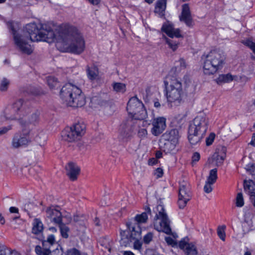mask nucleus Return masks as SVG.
<instances>
[{
    "instance_id": "obj_51",
    "label": "nucleus",
    "mask_w": 255,
    "mask_h": 255,
    "mask_svg": "<svg viewBox=\"0 0 255 255\" xmlns=\"http://www.w3.org/2000/svg\"><path fill=\"white\" fill-rule=\"evenodd\" d=\"M9 211L10 213H17L18 212V208H17L15 207H11L9 208Z\"/></svg>"
},
{
    "instance_id": "obj_42",
    "label": "nucleus",
    "mask_w": 255,
    "mask_h": 255,
    "mask_svg": "<svg viewBox=\"0 0 255 255\" xmlns=\"http://www.w3.org/2000/svg\"><path fill=\"white\" fill-rule=\"evenodd\" d=\"M153 234L151 233H148L144 236L143 241L145 244H148L152 239Z\"/></svg>"
},
{
    "instance_id": "obj_34",
    "label": "nucleus",
    "mask_w": 255,
    "mask_h": 255,
    "mask_svg": "<svg viewBox=\"0 0 255 255\" xmlns=\"http://www.w3.org/2000/svg\"><path fill=\"white\" fill-rule=\"evenodd\" d=\"M59 225L62 237L65 239L68 238L69 237L68 232L69 231V228L65 224L60 223Z\"/></svg>"
},
{
    "instance_id": "obj_16",
    "label": "nucleus",
    "mask_w": 255,
    "mask_h": 255,
    "mask_svg": "<svg viewBox=\"0 0 255 255\" xmlns=\"http://www.w3.org/2000/svg\"><path fill=\"white\" fill-rule=\"evenodd\" d=\"M21 132H22L21 131ZM30 134L25 135L22 132L21 135L16 134L14 135L12 141V145L14 148H18L20 146L27 144L31 141V138L29 137Z\"/></svg>"
},
{
    "instance_id": "obj_28",
    "label": "nucleus",
    "mask_w": 255,
    "mask_h": 255,
    "mask_svg": "<svg viewBox=\"0 0 255 255\" xmlns=\"http://www.w3.org/2000/svg\"><path fill=\"white\" fill-rule=\"evenodd\" d=\"M88 77L91 80H94L97 78L99 74L98 69L96 67H88L87 69Z\"/></svg>"
},
{
    "instance_id": "obj_14",
    "label": "nucleus",
    "mask_w": 255,
    "mask_h": 255,
    "mask_svg": "<svg viewBox=\"0 0 255 255\" xmlns=\"http://www.w3.org/2000/svg\"><path fill=\"white\" fill-rule=\"evenodd\" d=\"M166 119L163 117H159L153 119L151 132L154 136H158L165 129Z\"/></svg>"
},
{
    "instance_id": "obj_27",
    "label": "nucleus",
    "mask_w": 255,
    "mask_h": 255,
    "mask_svg": "<svg viewBox=\"0 0 255 255\" xmlns=\"http://www.w3.org/2000/svg\"><path fill=\"white\" fill-rule=\"evenodd\" d=\"M166 8V0H159L156 4L155 12L159 14L160 16L164 15V12Z\"/></svg>"
},
{
    "instance_id": "obj_47",
    "label": "nucleus",
    "mask_w": 255,
    "mask_h": 255,
    "mask_svg": "<svg viewBox=\"0 0 255 255\" xmlns=\"http://www.w3.org/2000/svg\"><path fill=\"white\" fill-rule=\"evenodd\" d=\"M200 154L198 152H195L194 153L192 157V163L196 162L200 159Z\"/></svg>"
},
{
    "instance_id": "obj_43",
    "label": "nucleus",
    "mask_w": 255,
    "mask_h": 255,
    "mask_svg": "<svg viewBox=\"0 0 255 255\" xmlns=\"http://www.w3.org/2000/svg\"><path fill=\"white\" fill-rule=\"evenodd\" d=\"M165 240L168 245H171L172 246H174L177 244L176 240L170 237H165Z\"/></svg>"
},
{
    "instance_id": "obj_29",
    "label": "nucleus",
    "mask_w": 255,
    "mask_h": 255,
    "mask_svg": "<svg viewBox=\"0 0 255 255\" xmlns=\"http://www.w3.org/2000/svg\"><path fill=\"white\" fill-rule=\"evenodd\" d=\"M0 255H21L18 253L12 251L4 246L0 244Z\"/></svg>"
},
{
    "instance_id": "obj_49",
    "label": "nucleus",
    "mask_w": 255,
    "mask_h": 255,
    "mask_svg": "<svg viewBox=\"0 0 255 255\" xmlns=\"http://www.w3.org/2000/svg\"><path fill=\"white\" fill-rule=\"evenodd\" d=\"M83 217L82 216L75 215V216H74V217H73V221L76 223L79 222H83Z\"/></svg>"
},
{
    "instance_id": "obj_50",
    "label": "nucleus",
    "mask_w": 255,
    "mask_h": 255,
    "mask_svg": "<svg viewBox=\"0 0 255 255\" xmlns=\"http://www.w3.org/2000/svg\"><path fill=\"white\" fill-rule=\"evenodd\" d=\"M188 244H187L185 241H181L179 242V246L180 248H181V249H186L187 245Z\"/></svg>"
},
{
    "instance_id": "obj_17",
    "label": "nucleus",
    "mask_w": 255,
    "mask_h": 255,
    "mask_svg": "<svg viewBox=\"0 0 255 255\" xmlns=\"http://www.w3.org/2000/svg\"><path fill=\"white\" fill-rule=\"evenodd\" d=\"M46 215L50 219L51 222L57 224H60L62 222L61 213L58 209L51 206L48 208L46 211Z\"/></svg>"
},
{
    "instance_id": "obj_5",
    "label": "nucleus",
    "mask_w": 255,
    "mask_h": 255,
    "mask_svg": "<svg viewBox=\"0 0 255 255\" xmlns=\"http://www.w3.org/2000/svg\"><path fill=\"white\" fill-rule=\"evenodd\" d=\"M60 96L63 103L68 106L81 107L86 103L81 90L71 83L66 84L62 87Z\"/></svg>"
},
{
    "instance_id": "obj_57",
    "label": "nucleus",
    "mask_w": 255,
    "mask_h": 255,
    "mask_svg": "<svg viewBox=\"0 0 255 255\" xmlns=\"http://www.w3.org/2000/svg\"><path fill=\"white\" fill-rule=\"evenodd\" d=\"M49 230L52 232H56L57 231V229L55 227H50Z\"/></svg>"
},
{
    "instance_id": "obj_19",
    "label": "nucleus",
    "mask_w": 255,
    "mask_h": 255,
    "mask_svg": "<svg viewBox=\"0 0 255 255\" xmlns=\"http://www.w3.org/2000/svg\"><path fill=\"white\" fill-rule=\"evenodd\" d=\"M66 174L72 181H75L77 179V176L80 173V167L74 162H69L65 167Z\"/></svg>"
},
{
    "instance_id": "obj_6",
    "label": "nucleus",
    "mask_w": 255,
    "mask_h": 255,
    "mask_svg": "<svg viewBox=\"0 0 255 255\" xmlns=\"http://www.w3.org/2000/svg\"><path fill=\"white\" fill-rule=\"evenodd\" d=\"M224 55L219 51H211L206 56L203 63V72L206 75L216 73L222 69L224 64Z\"/></svg>"
},
{
    "instance_id": "obj_24",
    "label": "nucleus",
    "mask_w": 255,
    "mask_h": 255,
    "mask_svg": "<svg viewBox=\"0 0 255 255\" xmlns=\"http://www.w3.org/2000/svg\"><path fill=\"white\" fill-rule=\"evenodd\" d=\"M237 77L236 76H234L228 73L227 74L219 75L218 77L215 80L218 85H221L223 83H230L233 80H237Z\"/></svg>"
},
{
    "instance_id": "obj_60",
    "label": "nucleus",
    "mask_w": 255,
    "mask_h": 255,
    "mask_svg": "<svg viewBox=\"0 0 255 255\" xmlns=\"http://www.w3.org/2000/svg\"><path fill=\"white\" fill-rule=\"evenodd\" d=\"M255 140H253V139H252V140L250 142V144L253 145V146H255Z\"/></svg>"
},
{
    "instance_id": "obj_21",
    "label": "nucleus",
    "mask_w": 255,
    "mask_h": 255,
    "mask_svg": "<svg viewBox=\"0 0 255 255\" xmlns=\"http://www.w3.org/2000/svg\"><path fill=\"white\" fill-rule=\"evenodd\" d=\"M134 125L135 131L137 130V135L140 138H145L147 134L146 128L149 125L146 121L143 120H138Z\"/></svg>"
},
{
    "instance_id": "obj_38",
    "label": "nucleus",
    "mask_w": 255,
    "mask_h": 255,
    "mask_svg": "<svg viewBox=\"0 0 255 255\" xmlns=\"http://www.w3.org/2000/svg\"><path fill=\"white\" fill-rule=\"evenodd\" d=\"M236 205L238 207H242L244 205V201L243 194L242 193H238L236 199Z\"/></svg>"
},
{
    "instance_id": "obj_48",
    "label": "nucleus",
    "mask_w": 255,
    "mask_h": 255,
    "mask_svg": "<svg viewBox=\"0 0 255 255\" xmlns=\"http://www.w3.org/2000/svg\"><path fill=\"white\" fill-rule=\"evenodd\" d=\"M178 63L179 64L181 69H185L186 67V63L185 61L182 58H181L179 60Z\"/></svg>"
},
{
    "instance_id": "obj_39",
    "label": "nucleus",
    "mask_w": 255,
    "mask_h": 255,
    "mask_svg": "<svg viewBox=\"0 0 255 255\" xmlns=\"http://www.w3.org/2000/svg\"><path fill=\"white\" fill-rule=\"evenodd\" d=\"M242 43L247 46L249 47L255 54V43L253 42L252 41L249 39L244 40L243 41Z\"/></svg>"
},
{
    "instance_id": "obj_45",
    "label": "nucleus",
    "mask_w": 255,
    "mask_h": 255,
    "mask_svg": "<svg viewBox=\"0 0 255 255\" xmlns=\"http://www.w3.org/2000/svg\"><path fill=\"white\" fill-rule=\"evenodd\" d=\"M11 129V126H8L7 127H2L0 128V136L6 133L8 130Z\"/></svg>"
},
{
    "instance_id": "obj_2",
    "label": "nucleus",
    "mask_w": 255,
    "mask_h": 255,
    "mask_svg": "<svg viewBox=\"0 0 255 255\" xmlns=\"http://www.w3.org/2000/svg\"><path fill=\"white\" fill-rule=\"evenodd\" d=\"M12 109L16 115L11 116L9 118L18 121L24 134H30L31 131L38 123L39 112L35 111L29 115L31 109L24 104L21 99L17 100L13 104Z\"/></svg>"
},
{
    "instance_id": "obj_41",
    "label": "nucleus",
    "mask_w": 255,
    "mask_h": 255,
    "mask_svg": "<svg viewBox=\"0 0 255 255\" xmlns=\"http://www.w3.org/2000/svg\"><path fill=\"white\" fill-rule=\"evenodd\" d=\"M246 169L247 171H248L250 173L254 175H255V165L254 164H250L246 165Z\"/></svg>"
},
{
    "instance_id": "obj_13",
    "label": "nucleus",
    "mask_w": 255,
    "mask_h": 255,
    "mask_svg": "<svg viewBox=\"0 0 255 255\" xmlns=\"http://www.w3.org/2000/svg\"><path fill=\"white\" fill-rule=\"evenodd\" d=\"M133 120H129L123 123L120 128L119 137L124 139L131 136L135 132V125Z\"/></svg>"
},
{
    "instance_id": "obj_52",
    "label": "nucleus",
    "mask_w": 255,
    "mask_h": 255,
    "mask_svg": "<svg viewBox=\"0 0 255 255\" xmlns=\"http://www.w3.org/2000/svg\"><path fill=\"white\" fill-rule=\"evenodd\" d=\"M90 3H91L92 4L94 5H97L98 4L100 1L101 0H88Z\"/></svg>"
},
{
    "instance_id": "obj_1",
    "label": "nucleus",
    "mask_w": 255,
    "mask_h": 255,
    "mask_svg": "<svg viewBox=\"0 0 255 255\" xmlns=\"http://www.w3.org/2000/svg\"><path fill=\"white\" fill-rule=\"evenodd\" d=\"M15 48L22 53L29 55L33 49L29 42L43 41L55 42L57 48L63 52L80 54L85 49V41L81 32L75 27L65 24L60 26L57 32L54 31V25L50 23H30L24 30L17 29L16 23L8 21Z\"/></svg>"
},
{
    "instance_id": "obj_25",
    "label": "nucleus",
    "mask_w": 255,
    "mask_h": 255,
    "mask_svg": "<svg viewBox=\"0 0 255 255\" xmlns=\"http://www.w3.org/2000/svg\"><path fill=\"white\" fill-rule=\"evenodd\" d=\"M244 189L251 197L255 196V183L253 180L244 181Z\"/></svg>"
},
{
    "instance_id": "obj_40",
    "label": "nucleus",
    "mask_w": 255,
    "mask_h": 255,
    "mask_svg": "<svg viewBox=\"0 0 255 255\" xmlns=\"http://www.w3.org/2000/svg\"><path fill=\"white\" fill-rule=\"evenodd\" d=\"M215 134L214 133L210 134L208 137L206 138V143L207 146L211 145L215 139Z\"/></svg>"
},
{
    "instance_id": "obj_63",
    "label": "nucleus",
    "mask_w": 255,
    "mask_h": 255,
    "mask_svg": "<svg viewBox=\"0 0 255 255\" xmlns=\"http://www.w3.org/2000/svg\"><path fill=\"white\" fill-rule=\"evenodd\" d=\"M244 255H251V254L249 252H246L245 253Z\"/></svg>"
},
{
    "instance_id": "obj_4",
    "label": "nucleus",
    "mask_w": 255,
    "mask_h": 255,
    "mask_svg": "<svg viewBox=\"0 0 255 255\" xmlns=\"http://www.w3.org/2000/svg\"><path fill=\"white\" fill-rule=\"evenodd\" d=\"M209 119L203 114L197 116L191 122L188 129V139L191 144L199 142L205 136L208 128Z\"/></svg>"
},
{
    "instance_id": "obj_3",
    "label": "nucleus",
    "mask_w": 255,
    "mask_h": 255,
    "mask_svg": "<svg viewBox=\"0 0 255 255\" xmlns=\"http://www.w3.org/2000/svg\"><path fill=\"white\" fill-rule=\"evenodd\" d=\"M165 96L169 107L179 106L182 101L183 86L181 81L176 76L168 74L164 80Z\"/></svg>"
},
{
    "instance_id": "obj_11",
    "label": "nucleus",
    "mask_w": 255,
    "mask_h": 255,
    "mask_svg": "<svg viewBox=\"0 0 255 255\" xmlns=\"http://www.w3.org/2000/svg\"><path fill=\"white\" fill-rule=\"evenodd\" d=\"M148 219L147 214L143 212L139 215H137L135 217V221L136 223L132 224L130 223L128 225V228L131 232V237L135 240L140 238L141 230L139 224L146 223Z\"/></svg>"
},
{
    "instance_id": "obj_12",
    "label": "nucleus",
    "mask_w": 255,
    "mask_h": 255,
    "mask_svg": "<svg viewBox=\"0 0 255 255\" xmlns=\"http://www.w3.org/2000/svg\"><path fill=\"white\" fill-rule=\"evenodd\" d=\"M162 137L167 141L165 145L169 146V150L171 151L175 148L178 143L179 131L177 129H172L165 132L162 135Z\"/></svg>"
},
{
    "instance_id": "obj_31",
    "label": "nucleus",
    "mask_w": 255,
    "mask_h": 255,
    "mask_svg": "<svg viewBox=\"0 0 255 255\" xmlns=\"http://www.w3.org/2000/svg\"><path fill=\"white\" fill-rule=\"evenodd\" d=\"M47 83L50 89L58 88L59 83L55 77L49 76L47 77Z\"/></svg>"
},
{
    "instance_id": "obj_55",
    "label": "nucleus",
    "mask_w": 255,
    "mask_h": 255,
    "mask_svg": "<svg viewBox=\"0 0 255 255\" xmlns=\"http://www.w3.org/2000/svg\"><path fill=\"white\" fill-rule=\"evenodd\" d=\"M162 154V152H160V151H157L156 153V158H159L161 157Z\"/></svg>"
},
{
    "instance_id": "obj_56",
    "label": "nucleus",
    "mask_w": 255,
    "mask_h": 255,
    "mask_svg": "<svg viewBox=\"0 0 255 255\" xmlns=\"http://www.w3.org/2000/svg\"><path fill=\"white\" fill-rule=\"evenodd\" d=\"M124 255H134V254L130 251H125Z\"/></svg>"
},
{
    "instance_id": "obj_22",
    "label": "nucleus",
    "mask_w": 255,
    "mask_h": 255,
    "mask_svg": "<svg viewBox=\"0 0 255 255\" xmlns=\"http://www.w3.org/2000/svg\"><path fill=\"white\" fill-rule=\"evenodd\" d=\"M179 18L180 21L184 22L187 26L192 25V18L188 4H184L182 5V12Z\"/></svg>"
},
{
    "instance_id": "obj_54",
    "label": "nucleus",
    "mask_w": 255,
    "mask_h": 255,
    "mask_svg": "<svg viewBox=\"0 0 255 255\" xmlns=\"http://www.w3.org/2000/svg\"><path fill=\"white\" fill-rule=\"evenodd\" d=\"M5 223V221L3 217L0 214V223L2 225L4 224Z\"/></svg>"
},
{
    "instance_id": "obj_64",
    "label": "nucleus",
    "mask_w": 255,
    "mask_h": 255,
    "mask_svg": "<svg viewBox=\"0 0 255 255\" xmlns=\"http://www.w3.org/2000/svg\"><path fill=\"white\" fill-rule=\"evenodd\" d=\"M39 138H40V137L39 136H37L36 137V140L37 141V142H39L40 140H39Z\"/></svg>"
},
{
    "instance_id": "obj_53",
    "label": "nucleus",
    "mask_w": 255,
    "mask_h": 255,
    "mask_svg": "<svg viewBox=\"0 0 255 255\" xmlns=\"http://www.w3.org/2000/svg\"><path fill=\"white\" fill-rule=\"evenodd\" d=\"M160 104L158 101H154V106L155 108H158L160 107Z\"/></svg>"
},
{
    "instance_id": "obj_37",
    "label": "nucleus",
    "mask_w": 255,
    "mask_h": 255,
    "mask_svg": "<svg viewBox=\"0 0 255 255\" xmlns=\"http://www.w3.org/2000/svg\"><path fill=\"white\" fill-rule=\"evenodd\" d=\"M225 154H223L222 155H219L217 153H215L213 155V159L216 160V165L217 166L220 165L223 162L224 159H225Z\"/></svg>"
},
{
    "instance_id": "obj_62",
    "label": "nucleus",
    "mask_w": 255,
    "mask_h": 255,
    "mask_svg": "<svg viewBox=\"0 0 255 255\" xmlns=\"http://www.w3.org/2000/svg\"><path fill=\"white\" fill-rule=\"evenodd\" d=\"M252 139L253 140H255V133L253 134Z\"/></svg>"
},
{
    "instance_id": "obj_35",
    "label": "nucleus",
    "mask_w": 255,
    "mask_h": 255,
    "mask_svg": "<svg viewBox=\"0 0 255 255\" xmlns=\"http://www.w3.org/2000/svg\"><path fill=\"white\" fill-rule=\"evenodd\" d=\"M226 227L225 225L219 226L217 229V234L221 240L224 241L226 238L225 230Z\"/></svg>"
},
{
    "instance_id": "obj_30",
    "label": "nucleus",
    "mask_w": 255,
    "mask_h": 255,
    "mask_svg": "<svg viewBox=\"0 0 255 255\" xmlns=\"http://www.w3.org/2000/svg\"><path fill=\"white\" fill-rule=\"evenodd\" d=\"M10 81L9 79L3 77L0 81V91L6 92L10 85Z\"/></svg>"
},
{
    "instance_id": "obj_23",
    "label": "nucleus",
    "mask_w": 255,
    "mask_h": 255,
    "mask_svg": "<svg viewBox=\"0 0 255 255\" xmlns=\"http://www.w3.org/2000/svg\"><path fill=\"white\" fill-rule=\"evenodd\" d=\"M35 252L38 255H62V252L56 248L52 252L50 251V247L41 248L39 246H36L35 248Z\"/></svg>"
},
{
    "instance_id": "obj_9",
    "label": "nucleus",
    "mask_w": 255,
    "mask_h": 255,
    "mask_svg": "<svg viewBox=\"0 0 255 255\" xmlns=\"http://www.w3.org/2000/svg\"><path fill=\"white\" fill-rule=\"evenodd\" d=\"M86 126L82 123H78L71 127L66 128L62 132L64 140L74 142L79 140L85 132Z\"/></svg>"
},
{
    "instance_id": "obj_20",
    "label": "nucleus",
    "mask_w": 255,
    "mask_h": 255,
    "mask_svg": "<svg viewBox=\"0 0 255 255\" xmlns=\"http://www.w3.org/2000/svg\"><path fill=\"white\" fill-rule=\"evenodd\" d=\"M161 30L171 38L174 37L178 38L182 36L180 33V29L178 28H174L172 24L168 22L163 24Z\"/></svg>"
},
{
    "instance_id": "obj_59",
    "label": "nucleus",
    "mask_w": 255,
    "mask_h": 255,
    "mask_svg": "<svg viewBox=\"0 0 255 255\" xmlns=\"http://www.w3.org/2000/svg\"><path fill=\"white\" fill-rule=\"evenodd\" d=\"M95 224L96 226H100V224H99V220L98 219H96L95 221Z\"/></svg>"
},
{
    "instance_id": "obj_8",
    "label": "nucleus",
    "mask_w": 255,
    "mask_h": 255,
    "mask_svg": "<svg viewBox=\"0 0 255 255\" xmlns=\"http://www.w3.org/2000/svg\"><path fill=\"white\" fill-rule=\"evenodd\" d=\"M127 110L133 119L143 120L147 117V113L143 104L136 97H133L129 100Z\"/></svg>"
},
{
    "instance_id": "obj_61",
    "label": "nucleus",
    "mask_w": 255,
    "mask_h": 255,
    "mask_svg": "<svg viewBox=\"0 0 255 255\" xmlns=\"http://www.w3.org/2000/svg\"><path fill=\"white\" fill-rule=\"evenodd\" d=\"M145 1L148 3H151L153 2V0H145Z\"/></svg>"
},
{
    "instance_id": "obj_58",
    "label": "nucleus",
    "mask_w": 255,
    "mask_h": 255,
    "mask_svg": "<svg viewBox=\"0 0 255 255\" xmlns=\"http://www.w3.org/2000/svg\"><path fill=\"white\" fill-rule=\"evenodd\" d=\"M251 198H252V200L253 205H254V207L255 208V196H253Z\"/></svg>"
},
{
    "instance_id": "obj_46",
    "label": "nucleus",
    "mask_w": 255,
    "mask_h": 255,
    "mask_svg": "<svg viewBox=\"0 0 255 255\" xmlns=\"http://www.w3.org/2000/svg\"><path fill=\"white\" fill-rule=\"evenodd\" d=\"M67 255H81L79 251L74 248L67 252Z\"/></svg>"
},
{
    "instance_id": "obj_36",
    "label": "nucleus",
    "mask_w": 255,
    "mask_h": 255,
    "mask_svg": "<svg viewBox=\"0 0 255 255\" xmlns=\"http://www.w3.org/2000/svg\"><path fill=\"white\" fill-rule=\"evenodd\" d=\"M166 43L169 45V47L173 50L175 51L178 48V43L177 41L171 40L164 36Z\"/></svg>"
},
{
    "instance_id": "obj_10",
    "label": "nucleus",
    "mask_w": 255,
    "mask_h": 255,
    "mask_svg": "<svg viewBox=\"0 0 255 255\" xmlns=\"http://www.w3.org/2000/svg\"><path fill=\"white\" fill-rule=\"evenodd\" d=\"M192 195L190 191V185L186 181L180 183L179 187V198L178 204L180 209L184 208L187 202L191 199Z\"/></svg>"
},
{
    "instance_id": "obj_26",
    "label": "nucleus",
    "mask_w": 255,
    "mask_h": 255,
    "mask_svg": "<svg viewBox=\"0 0 255 255\" xmlns=\"http://www.w3.org/2000/svg\"><path fill=\"white\" fill-rule=\"evenodd\" d=\"M113 91L119 94H124L127 90V86L125 83L121 82H113L112 85Z\"/></svg>"
},
{
    "instance_id": "obj_44",
    "label": "nucleus",
    "mask_w": 255,
    "mask_h": 255,
    "mask_svg": "<svg viewBox=\"0 0 255 255\" xmlns=\"http://www.w3.org/2000/svg\"><path fill=\"white\" fill-rule=\"evenodd\" d=\"M154 174L157 178L161 177L163 174V169L161 168H157L154 171Z\"/></svg>"
},
{
    "instance_id": "obj_33",
    "label": "nucleus",
    "mask_w": 255,
    "mask_h": 255,
    "mask_svg": "<svg viewBox=\"0 0 255 255\" xmlns=\"http://www.w3.org/2000/svg\"><path fill=\"white\" fill-rule=\"evenodd\" d=\"M42 241L43 248H45V247L48 248L50 247V248L55 242V237L53 235H50L48 236L46 240L43 241V240Z\"/></svg>"
},
{
    "instance_id": "obj_18",
    "label": "nucleus",
    "mask_w": 255,
    "mask_h": 255,
    "mask_svg": "<svg viewBox=\"0 0 255 255\" xmlns=\"http://www.w3.org/2000/svg\"><path fill=\"white\" fill-rule=\"evenodd\" d=\"M217 179V170L216 168L210 171L205 184L204 186V191L206 193H210L212 190V185L215 183Z\"/></svg>"
},
{
    "instance_id": "obj_15",
    "label": "nucleus",
    "mask_w": 255,
    "mask_h": 255,
    "mask_svg": "<svg viewBox=\"0 0 255 255\" xmlns=\"http://www.w3.org/2000/svg\"><path fill=\"white\" fill-rule=\"evenodd\" d=\"M43 230L44 225L42 221L39 218H34L32 223V233L36 235L38 240H43L44 238L43 236Z\"/></svg>"
},
{
    "instance_id": "obj_32",
    "label": "nucleus",
    "mask_w": 255,
    "mask_h": 255,
    "mask_svg": "<svg viewBox=\"0 0 255 255\" xmlns=\"http://www.w3.org/2000/svg\"><path fill=\"white\" fill-rule=\"evenodd\" d=\"M185 253L186 255H198L196 247L193 244H188L187 245Z\"/></svg>"
},
{
    "instance_id": "obj_7",
    "label": "nucleus",
    "mask_w": 255,
    "mask_h": 255,
    "mask_svg": "<svg viewBox=\"0 0 255 255\" xmlns=\"http://www.w3.org/2000/svg\"><path fill=\"white\" fill-rule=\"evenodd\" d=\"M154 212L156 214L154 221V229L158 232H162L166 234H171L170 221L163 206L160 204L157 205Z\"/></svg>"
}]
</instances>
